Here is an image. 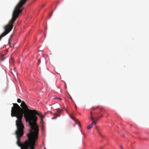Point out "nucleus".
Listing matches in <instances>:
<instances>
[{
  "mask_svg": "<svg viewBox=\"0 0 149 149\" xmlns=\"http://www.w3.org/2000/svg\"><path fill=\"white\" fill-rule=\"evenodd\" d=\"M103 116V115H102L101 116H100L99 117V118H101Z\"/></svg>",
  "mask_w": 149,
  "mask_h": 149,
  "instance_id": "9b49d317",
  "label": "nucleus"
},
{
  "mask_svg": "<svg viewBox=\"0 0 149 149\" xmlns=\"http://www.w3.org/2000/svg\"><path fill=\"white\" fill-rule=\"evenodd\" d=\"M10 37H12V35H11L10 36Z\"/></svg>",
  "mask_w": 149,
  "mask_h": 149,
  "instance_id": "2eb2a0df",
  "label": "nucleus"
},
{
  "mask_svg": "<svg viewBox=\"0 0 149 149\" xmlns=\"http://www.w3.org/2000/svg\"><path fill=\"white\" fill-rule=\"evenodd\" d=\"M122 136H124L125 135H124V134H122Z\"/></svg>",
  "mask_w": 149,
  "mask_h": 149,
  "instance_id": "4468645a",
  "label": "nucleus"
},
{
  "mask_svg": "<svg viewBox=\"0 0 149 149\" xmlns=\"http://www.w3.org/2000/svg\"><path fill=\"white\" fill-rule=\"evenodd\" d=\"M99 119V118H96L95 119V120H98Z\"/></svg>",
  "mask_w": 149,
  "mask_h": 149,
  "instance_id": "6e6552de",
  "label": "nucleus"
},
{
  "mask_svg": "<svg viewBox=\"0 0 149 149\" xmlns=\"http://www.w3.org/2000/svg\"><path fill=\"white\" fill-rule=\"evenodd\" d=\"M22 105L25 106L24 109L28 111L24 115V118L26 121L29 123L31 129L29 133L27 134L28 140L23 143H21L20 141V139L23 135L20 136L19 134V138L16 136L17 144L20 147L21 149H35V146L38 143L39 132L38 127L36 123L38 118L36 115L39 116L42 120L44 118L45 115H42L41 113L38 112L36 110L29 109L24 102Z\"/></svg>",
  "mask_w": 149,
  "mask_h": 149,
  "instance_id": "f257e3e1",
  "label": "nucleus"
},
{
  "mask_svg": "<svg viewBox=\"0 0 149 149\" xmlns=\"http://www.w3.org/2000/svg\"><path fill=\"white\" fill-rule=\"evenodd\" d=\"M91 117L90 119L93 120L92 122L90 125H88L87 127V129L88 130L91 129L93 126V124L95 125L96 123L94 120V118H93L92 111L91 112Z\"/></svg>",
  "mask_w": 149,
  "mask_h": 149,
  "instance_id": "7ed1b4c3",
  "label": "nucleus"
},
{
  "mask_svg": "<svg viewBox=\"0 0 149 149\" xmlns=\"http://www.w3.org/2000/svg\"><path fill=\"white\" fill-rule=\"evenodd\" d=\"M17 102L18 103L21 102L20 105L21 107L17 103H13V106L12 107L11 110V116L12 117H16L17 120L16 121L17 130L15 131V134L18 138L20 134V136L24 134L23 130L24 126L22 123V119L24 115L27 112V111H26L24 108L25 106H22V104L24 102L26 105L25 102L22 101L20 99H18Z\"/></svg>",
  "mask_w": 149,
  "mask_h": 149,
  "instance_id": "f03ea898",
  "label": "nucleus"
},
{
  "mask_svg": "<svg viewBox=\"0 0 149 149\" xmlns=\"http://www.w3.org/2000/svg\"><path fill=\"white\" fill-rule=\"evenodd\" d=\"M100 108V109H101V108H100L99 106H97L95 107H92V109L93 110H96L97 108Z\"/></svg>",
  "mask_w": 149,
  "mask_h": 149,
  "instance_id": "0eeeda50",
  "label": "nucleus"
},
{
  "mask_svg": "<svg viewBox=\"0 0 149 149\" xmlns=\"http://www.w3.org/2000/svg\"><path fill=\"white\" fill-rule=\"evenodd\" d=\"M69 116L72 119H73L75 122L77 124H78L79 126L80 125V123L77 119L73 116H72L71 115H70Z\"/></svg>",
  "mask_w": 149,
  "mask_h": 149,
  "instance_id": "39448f33",
  "label": "nucleus"
},
{
  "mask_svg": "<svg viewBox=\"0 0 149 149\" xmlns=\"http://www.w3.org/2000/svg\"><path fill=\"white\" fill-rule=\"evenodd\" d=\"M62 111L61 110H57L55 113L53 114L54 117H53L52 119H54L56 118L58 116H59L61 115V113Z\"/></svg>",
  "mask_w": 149,
  "mask_h": 149,
  "instance_id": "20e7f679",
  "label": "nucleus"
},
{
  "mask_svg": "<svg viewBox=\"0 0 149 149\" xmlns=\"http://www.w3.org/2000/svg\"><path fill=\"white\" fill-rule=\"evenodd\" d=\"M57 98V99H59V100H62V99L60 98H59V97H57V98Z\"/></svg>",
  "mask_w": 149,
  "mask_h": 149,
  "instance_id": "9d476101",
  "label": "nucleus"
},
{
  "mask_svg": "<svg viewBox=\"0 0 149 149\" xmlns=\"http://www.w3.org/2000/svg\"><path fill=\"white\" fill-rule=\"evenodd\" d=\"M45 6V4H42V7H44V6Z\"/></svg>",
  "mask_w": 149,
  "mask_h": 149,
  "instance_id": "f8f14e48",
  "label": "nucleus"
},
{
  "mask_svg": "<svg viewBox=\"0 0 149 149\" xmlns=\"http://www.w3.org/2000/svg\"><path fill=\"white\" fill-rule=\"evenodd\" d=\"M40 59L39 61H38V63L39 64H40Z\"/></svg>",
  "mask_w": 149,
  "mask_h": 149,
  "instance_id": "1a4fd4ad",
  "label": "nucleus"
},
{
  "mask_svg": "<svg viewBox=\"0 0 149 149\" xmlns=\"http://www.w3.org/2000/svg\"><path fill=\"white\" fill-rule=\"evenodd\" d=\"M121 148L122 149H123V148L122 146H121Z\"/></svg>",
  "mask_w": 149,
  "mask_h": 149,
  "instance_id": "ddd939ff",
  "label": "nucleus"
},
{
  "mask_svg": "<svg viewBox=\"0 0 149 149\" xmlns=\"http://www.w3.org/2000/svg\"><path fill=\"white\" fill-rule=\"evenodd\" d=\"M95 128H96V130H97V132H98V133L99 134H100V135H101V133H100V130H99V129L98 128V127H97V126H95Z\"/></svg>",
  "mask_w": 149,
  "mask_h": 149,
  "instance_id": "423d86ee",
  "label": "nucleus"
}]
</instances>
